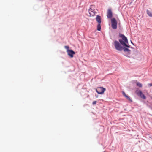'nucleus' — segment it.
I'll use <instances>...</instances> for the list:
<instances>
[{"instance_id": "14", "label": "nucleus", "mask_w": 152, "mask_h": 152, "mask_svg": "<svg viewBox=\"0 0 152 152\" xmlns=\"http://www.w3.org/2000/svg\"><path fill=\"white\" fill-rule=\"evenodd\" d=\"M126 98L127 99V100H128L129 101H130L131 102H132V99H131L127 95L126 96Z\"/></svg>"}, {"instance_id": "11", "label": "nucleus", "mask_w": 152, "mask_h": 152, "mask_svg": "<svg viewBox=\"0 0 152 152\" xmlns=\"http://www.w3.org/2000/svg\"><path fill=\"white\" fill-rule=\"evenodd\" d=\"M148 15L150 17H152V13L149 10H147L146 11Z\"/></svg>"}, {"instance_id": "5", "label": "nucleus", "mask_w": 152, "mask_h": 152, "mask_svg": "<svg viewBox=\"0 0 152 152\" xmlns=\"http://www.w3.org/2000/svg\"><path fill=\"white\" fill-rule=\"evenodd\" d=\"M105 90L106 89L105 88L102 87H100L97 88L96 91L98 94H104Z\"/></svg>"}, {"instance_id": "13", "label": "nucleus", "mask_w": 152, "mask_h": 152, "mask_svg": "<svg viewBox=\"0 0 152 152\" xmlns=\"http://www.w3.org/2000/svg\"><path fill=\"white\" fill-rule=\"evenodd\" d=\"M137 86H139L140 87H142V84L139 82H137Z\"/></svg>"}, {"instance_id": "9", "label": "nucleus", "mask_w": 152, "mask_h": 152, "mask_svg": "<svg viewBox=\"0 0 152 152\" xmlns=\"http://www.w3.org/2000/svg\"><path fill=\"white\" fill-rule=\"evenodd\" d=\"M123 50L127 54L129 55L131 53V50L126 48L123 47Z\"/></svg>"}, {"instance_id": "8", "label": "nucleus", "mask_w": 152, "mask_h": 152, "mask_svg": "<svg viewBox=\"0 0 152 152\" xmlns=\"http://www.w3.org/2000/svg\"><path fill=\"white\" fill-rule=\"evenodd\" d=\"M67 52L68 55L71 58H72L73 57V55L75 53L74 51L71 50H68Z\"/></svg>"}, {"instance_id": "15", "label": "nucleus", "mask_w": 152, "mask_h": 152, "mask_svg": "<svg viewBox=\"0 0 152 152\" xmlns=\"http://www.w3.org/2000/svg\"><path fill=\"white\" fill-rule=\"evenodd\" d=\"M64 48L67 50V51H68V50H69V47L68 46H65Z\"/></svg>"}, {"instance_id": "10", "label": "nucleus", "mask_w": 152, "mask_h": 152, "mask_svg": "<svg viewBox=\"0 0 152 152\" xmlns=\"http://www.w3.org/2000/svg\"><path fill=\"white\" fill-rule=\"evenodd\" d=\"M96 21L98 22V23H101V21L100 16L98 15H97L96 18Z\"/></svg>"}, {"instance_id": "12", "label": "nucleus", "mask_w": 152, "mask_h": 152, "mask_svg": "<svg viewBox=\"0 0 152 152\" xmlns=\"http://www.w3.org/2000/svg\"><path fill=\"white\" fill-rule=\"evenodd\" d=\"M97 29L99 31H100L101 29V23H99L97 26Z\"/></svg>"}, {"instance_id": "3", "label": "nucleus", "mask_w": 152, "mask_h": 152, "mask_svg": "<svg viewBox=\"0 0 152 152\" xmlns=\"http://www.w3.org/2000/svg\"><path fill=\"white\" fill-rule=\"evenodd\" d=\"M111 26L114 29H116L117 28V22L116 19L113 18L111 19Z\"/></svg>"}, {"instance_id": "20", "label": "nucleus", "mask_w": 152, "mask_h": 152, "mask_svg": "<svg viewBox=\"0 0 152 152\" xmlns=\"http://www.w3.org/2000/svg\"><path fill=\"white\" fill-rule=\"evenodd\" d=\"M131 43H132V42L131 41Z\"/></svg>"}, {"instance_id": "7", "label": "nucleus", "mask_w": 152, "mask_h": 152, "mask_svg": "<svg viewBox=\"0 0 152 152\" xmlns=\"http://www.w3.org/2000/svg\"><path fill=\"white\" fill-rule=\"evenodd\" d=\"M113 16V13L110 9H108L107 12V18H112Z\"/></svg>"}, {"instance_id": "16", "label": "nucleus", "mask_w": 152, "mask_h": 152, "mask_svg": "<svg viewBox=\"0 0 152 152\" xmlns=\"http://www.w3.org/2000/svg\"><path fill=\"white\" fill-rule=\"evenodd\" d=\"M122 94L125 97L127 96L124 92H123Z\"/></svg>"}, {"instance_id": "18", "label": "nucleus", "mask_w": 152, "mask_h": 152, "mask_svg": "<svg viewBox=\"0 0 152 152\" xmlns=\"http://www.w3.org/2000/svg\"><path fill=\"white\" fill-rule=\"evenodd\" d=\"M96 101H94L93 102V103H92V104H96Z\"/></svg>"}, {"instance_id": "6", "label": "nucleus", "mask_w": 152, "mask_h": 152, "mask_svg": "<svg viewBox=\"0 0 152 152\" xmlns=\"http://www.w3.org/2000/svg\"><path fill=\"white\" fill-rule=\"evenodd\" d=\"M136 94L139 95L141 98L144 99H145L146 97L144 94H143L142 91L140 90H138L136 91Z\"/></svg>"}, {"instance_id": "17", "label": "nucleus", "mask_w": 152, "mask_h": 152, "mask_svg": "<svg viewBox=\"0 0 152 152\" xmlns=\"http://www.w3.org/2000/svg\"><path fill=\"white\" fill-rule=\"evenodd\" d=\"M122 94L125 97L127 96L124 92H123Z\"/></svg>"}, {"instance_id": "4", "label": "nucleus", "mask_w": 152, "mask_h": 152, "mask_svg": "<svg viewBox=\"0 0 152 152\" xmlns=\"http://www.w3.org/2000/svg\"><path fill=\"white\" fill-rule=\"evenodd\" d=\"M93 7V6H91L88 10L89 13L90 15V16H94L96 13V11L94 9Z\"/></svg>"}, {"instance_id": "2", "label": "nucleus", "mask_w": 152, "mask_h": 152, "mask_svg": "<svg viewBox=\"0 0 152 152\" xmlns=\"http://www.w3.org/2000/svg\"><path fill=\"white\" fill-rule=\"evenodd\" d=\"M114 45L115 48L117 50L121 51L123 50V47L121 46L118 42L115 41L114 42Z\"/></svg>"}, {"instance_id": "19", "label": "nucleus", "mask_w": 152, "mask_h": 152, "mask_svg": "<svg viewBox=\"0 0 152 152\" xmlns=\"http://www.w3.org/2000/svg\"><path fill=\"white\" fill-rule=\"evenodd\" d=\"M149 85L150 86H152V83H150L149 84Z\"/></svg>"}, {"instance_id": "1", "label": "nucleus", "mask_w": 152, "mask_h": 152, "mask_svg": "<svg viewBox=\"0 0 152 152\" xmlns=\"http://www.w3.org/2000/svg\"><path fill=\"white\" fill-rule=\"evenodd\" d=\"M119 36L122 38L121 39H119V40L120 44L124 46H125L127 48H129L130 46L128 45V42L126 37L122 34H120Z\"/></svg>"}]
</instances>
